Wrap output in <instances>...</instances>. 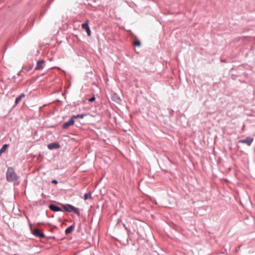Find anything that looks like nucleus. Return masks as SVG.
Returning <instances> with one entry per match:
<instances>
[{
    "mask_svg": "<svg viewBox=\"0 0 255 255\" xmlns=\"http://www.w3.org/2000/svg\"><path fill=\"white\" fill-rule=\"evenodd\" d=\"M6 180L8 182H16L19 179L12 167H8L6 173Z\"/></svg>",
    "mask_w": 255,
    "mask_h": 255,
    "instance_id": "1",
    "label": "nucleus"
},
{
    "mask_svg": "<svg viewBox=\"0 0 255 255\" xmlns=\"http://www.w3.org/2000/svg\"><path fill=\"white\" fill-rule=\"evenodd\" d=\"M62 207L64 208V209L65 211H66L67 212H71L73 211L75 213L77 214L78 216H80V215L79 210L78 208L75 207L74 206H73L71 205H70V204L63 205Z\"/></svg>",
    "mask_w": 255,
    "mask_h": 255,
    "instance_id": "2",
    "label": "nucleus"
},
{
    "mask_svg": "<svg viewBox=\"0 0 255 255\" xmlns=\"http://www.w3.org/2000/svg\"><path fill=\"white\" fill-rule=\"evenodd\" d=\"M32 234L34 236L40 238H44L45 236L43 233H42L38 229H34L32 232Z\"/></svg>",
    "mask_w": 255,
    "mask_h": 255,
    "instance_id": "3",
    "label": "nucleus"
},
{
    "mask_svg": "<svg viewBox=\"0 0 255 255\" xmlns=\"http://www.w3.org/2000/svg\"><path fill=\"white\" fill-rule=\"evenodd\" d=\"M82 27L83 29H85L87 33L88 36L91 35V30L88 25V21L86 20L84 23L82 24Z\"/></svg>",
    "mask_w": 255,
    "mask_h": 255,
    "instance_id": "4",
    "label": "nucleus"
},
{
    "mask_svg": "<svg viewBox=\"0 0 255 255\" xmlns=\"http://www.w3.org/2000/svg\"><path fill=\"white\" fill-rule=\"evenodd\" d=\"M253 138L251 137H248L246 138L245 139H242L239 141L240 143H246L248 145L250 146L252 144L253 141Z\"/></svg>",
    "mask_w": 255,
    "mask_h": 255,
    "instance_id": "5",
    "label": "nucleus"
},
{
    "mask_svg": "<svg viewBox=\"0 0 255 255\" xmlns=\"http://www.w3.org/2000/svg\"><path fill=\"white\" fill-rule=\"evenodd\" d=\"M74 120L73 119V118H71L69 121L65 123L63 126L62 128L64 129L68 128L70 126L74 125Z\"/></svg>",
    "mask_w": 255,
    "mask_h": 255,
    "instance_id": "6",
    "label": "nucleus"
},
{
    "mask_svg": "<svg viewBox=\"0 0 255 255\" xmlns=\"http://www.w3.org/2000/svg\"><path fill=\"white\" fill-rule=\"evenodd\" d=\"M60 145L58 142H53L48 144L47 147L50 150L60 148Z\"/></svg>",
    "mask_w": 255,
    "mask_h": 255,
    "instance_id": "7",
    "label": "nucleus"
},
{
    "mask_svg": "<svg viewBox=\"0 0 255 255\" xmlns=\"http://www.w3.org/2000/svg\"><path fill=\"white\" fill-rule=\"evenodd\" d=\"M44 63V61L43 60H40L37 62L36 66L35 68V70H38L43 69V64Z\"/></svg>",
    "mask_w": 255,
    "mask_h": 255,
    "instance_id": "8",
    "label": "nucleus"
},
{
    "mask_svg": "<svg viewBox=\"0 0 255 255\" xmlns=\"http://www.w3.org/2000/svg\"><path fill=\"white\" fill-rule=\"evenodd\" d=\"M49 207L51 210L54 212H58L61 211V209L59 207L54 204L50 205Z\"/></svg>",
    "mask_w": 255,
    "mask_h": 255,
    "instance_id": "9",
    "label": "nucleus"
},
{
    "mask_svg": "<svg viewBox=\"0 0 255 255\" xmlns=\"http://www.w3.org/2000/svg\"><path fill=\"white\" fill-rule=\"evenodd\" d=\"M25 95L24 93H21L15 99V105L18 104L21 100V99L25 97Z\"/></svg>",
    "mask_w": 255,
    "mask_h": 255,
    "instance_id": "10",
    "label": "nucleus"
},
{
    "mask_svg": "<svg viewBox=\"0 0 255 255\" xmlns=\"http://www.w3.org/2000/svg\"><path fill=\"white\" fill-rule=\"evenodd\" d=\"M74 229V225H71V226H69L65 230V234L66 235H68V234L71 233L73 231Z\"/></svg>",
    "mask_w": 255,
    "mask_h": 255,
    "instance_id": "11",
    "label": "nucleus"
},
{
    "mask_svg": "<svg viewBox=\"0 0 255 255\" xmlns=\"http://www.w3.org/2000/svg\"><path fill=\"white\" fill-rule=\"evenodd\" d=\"M32 68V66H30L28 68L25 67L23 68L22 69V70L21 71V72H23L25 73H27L28 72H29Z\"/></svg>",
    "mask_w": 255,
    "mask_h": 255,
    "instance_id": "12",
    "label": "nucleus"
},
{
    "mask_svg": "<svg viewBox=\"0 0 255 255\" xmlns=\"http://www.w3.org/2000/svg\"><path fill=\"white\" fill-rule=\"evenodd\" d=\"M8 146L9 144H7L3 145L2 147L1 148V153L4 152Z\"/></svg>",
    "mask_w": 255,
    "mask_h": 255,
    "instance_id": "13",
    "label": "nucleus"
},
{
    "mask_svg": "<svg viewBox=\"0 0 255 255\" xmlns=\"http://www.w3.org/2000/svg\"><path fill=\"white\" fill-rule=\"evenodd\" d=\"M84 115H77L73 116L72 117V118H73V120H74V119H77V118L82 119L84 118Z\"/></svg>",
    "mask_w": 255,
    "mask_h": 255,
    "instance_id": "14",
    "label": "nucleus"
},
{
    "mask_svg": "<svg viewBox=\"0 0 255 255\" xmlns=\"http://www.w3.org/2000/svg\"><path fill=\"white\" fill-rule=\"evenodd\" d=\"M84 199L86 200H87L88 198H91V193H85L84 194Z\"/></svg>",
    "mask_w": 255,
    "mask_h": 255,
    "instance_id": "15",
    "label": "nucleus"
},
{
    "mask_svg": "<svg viewBox=\"0 0 255 255\" xmlns=\"http://www.w3.org/2000/svg\"><path fill=\"white\" fill-rule=\"evenodd\" d=\"M134 44L135 45V46H139L140 45V42L139 41H135L134 42Z\"/></svg>",
    "mask_w": 255,
    "mask_h": 255,
    "instance_id": "16",
    "label": "nucleus"
},
{
    "mask_svg": "<svg viewBox=\"0 0 255 255\" xmlns=\"http://www.w3.org/2000/svg\"><path fill=\"white\" fill-rule=\"evenodd\" d=\"M95 98L94 96V97H92L91 98L89 99V101L90 102H93L94 101H95Z\"/></svg>",
    "mask_w": 255,
    "mask_h": 255,
    "instance_id": "17",
    "label": "nucleus"
},
{
    "mask_svg": "<svg viewBox=\"0 0 255 255\" xmlns=\"http://www.w3.org/2000/svg\"><path fill=\"white\" fill-rule=\"evenodd\" d=\"M52 183L57 184L58 183L57 181L56 180H53L52 181Z\"/></svg>",
    "mask_w": 255,
    "mask_h": 255,
    "instance_id": "18",
    "label": "nucleus"
}]
</instances>
